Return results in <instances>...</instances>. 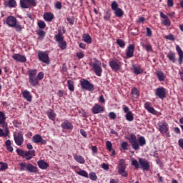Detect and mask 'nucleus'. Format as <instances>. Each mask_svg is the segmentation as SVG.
I'll return each mask as SVG.
<instances>
[{
	"label": "nucleus",
	"instance_id": "obj_1",
	"mask_svg": "<svg viewBox=\"0 0 183 183\" xmlns=\"http://www.w3.org/2000/svg\"><path fill=\"white\" fill-rule=\"evenodd\" d=\"M126 139L129 141V142L132 145V148L134 149V151H139V147H144L147 145V140L144 136H140L137 138V135L134 133L130 134L129 137H126Z\"/></svg>",
	"mask_w": 183,
	"mask_h": 183
},
{
	"label": "nucleus",
	"instance_id": "obj_2",
	"mask_svg": "<svg viewBox=\"0 0 183 183\" xmlns=\"http://www.w3.org/2000/svg\"><path fill=\"white\" fill-rule=\"evenodd\" d=\"M27 74L29 76V82L31 86H36V85H39V81L36 77V75H38V70L35 69H29L27 71Z\"/></svg>",
	"mask_w": 183,
	"mask_h": 183
},
{
	"label": "nucleus",
	"instance_id": "obj_3",
	"mask_svg": "<svg viewBox=\"0 0 183 183\" xmlns=\"http://www.w3.org/2000/svg\"><path fill=\"white\" fill-rule=\"evenodd\" d=\"M79 85L81 89L83 90L89 91L90 92L95 91V86L92 83L89 82V80L86 79H80Z\"/></svg>",
	"mask_w": 183,
	"mask_h": 183
},
{
	"label": "nucleus",
	"instance_id": "obj_4",
	"mask_svg": "<svg viewBox=\"0 0 183 183\" xmlns=\"http://www.w3.org/2000/svg\"><path fill=\"white\" fill-rule=\"evenodd\" d=\"M16 152L19 157L26 158L27 161L32 159L35 157V150L24 151L21 149H16Z\"/></svg>",
	"mask_w": 183,
	"mask_h": 183
},
{
	"label": "nucleus",
	"instance_id": "obj_5",
	"mask_svg": "<svg viewBox=\"0 0 183 183\" xmlns=\"http://www.w3.org/2000/svg\"><path fill=\"white\" fill-rule=\"evenodd\" d=\"M20 171H28L33 174H36L38 172V167L34 166L31 163L26 164V162H21L19 164Z\"/></svg>",
	"mask_w": 183,
	"mask_h": 183
},
{
	"label": "nucleus",
	"instance_id": "obj_6",
	"mask_svg": "<svg viewBox=\"0 0 183 183\" xmlns=\"http://www.w3.org/2000/svg\"><path fill=\"white\" fill-rule=\"evenodd\" d=\"M125 169H127V163L125 162V159H120L118 164V173L119 175H122V177L127 178L128 177V172Z\"/></svg>",
	"mask_w": 183,
	"mask_h": 183
},
{
	"label": "nucleus",
	"instance_id": "obj_7",
	"mask_svg": "<svg viewBox=\"0 0 183 183\" xmlns=\"http://www.w3.org/2000/svg\"><path fill=\"white\" fill-rule=\"evenodd\" d=\"M111 8L114 11V14L117 18H122L124 16V11L119 8L118 2L114 1L112 2Z\"/></svg>",
	"mask_w": 183,
	"mask_h": 183
},
{
	"label": "nucleus",
	"instance_id": "obj_8",
	"mask_svg": "<svg viewBox=\"0 0 183 183\" xmlns=\"http://www.w3.org/2000/svg\"><path fill=\"white\" fill-rule=\"evenodd\" d=\"M61 30H59L58 34L54 36V39L56 42H58V45L61 49H66V41L64 40V36H62V33H61Z\"/></svg>",
	"mask_w": 183,
	"mask_h": 183
},
{
	"label": "nucleus",
	"instance_id": "obj_9",
	"mask_svg": "<svg viewBox=\"0 0 183 183\" xmlns=\"http://www.w3.org/2000/svg\"><path fill=\"white\" fill-rule=\"evenodd\" d=\"M37 56L40 62H43V64L49 65L51 60H49V54L48 53V51H39Z\"/></svg>",
	"mask_w": 183,
	"mask_h": 183
},
{
	"label": "nucleus",
	"instance_id": "obj_10",
	"mask_svg": "<svg viewBox=\"0 0 183 183\" xmlns=\"http://www.w3.org/2000/svg\"><path fill=\"white\" fill-rule=\"evenodd\" d=\"M109 65L111 69H112V71H115V72H118V71H121V69H122V63L121 61L110 59L109 61Z\"/></svg>",
	"mask_w": 183,
	"mask_h": 183
},
{
	"label": "nucleus",
	"instance_id": "obj_11",
	"mask_svg": "<svg viewBox=\"0 0 183 183\" xmlns=\"http://www.w3.org/2000/svg\"><path fill=\"white\" fill-rule=\"evenodd\" d=\"M36 5V0H20V6L23 9L31 8Z\"/></svg>",
	"mask_w": 183,
	"mask_h": 183
},
{
	"label": "nucleus",
	"instance_id": "obj_12",
	"mask_svg": "<svg viewBox=\"0 0 183 183\" xmlns=\"http://www.w3.org/2000/svg\"><path fill=\"white\" fill-rule=\"evenodd\" d=\"M94 74L97 76L102 75V67H101V61L96 60L94 63L92 64Z\"/></svg>",
	"mask_w": 183,
	"mask_h": 183
},
{
	"label": "nucleus",
	"instance_id": "obj_13",
	"mask_svg": "<svg viewBox=\"0 0 183 183\" xmlns=\"http://www.w3.org/2000/svg\"><path fill=\"white\" fill-rule=\"evenodd\" d=\"M13 137L16 145L21 147V145L24 144V134H22V132L14 133Z\"/></svg>",
	"mask_w": 183,
	"mask_h": 183
},
{
	"label": "nucleus",
	"instance_id": "obj_14",
	"mask_svg": "<svg viewBox=\"0 0 183 183\" xmlns=\"http://www.w3.org/2000/svg\"><path fill=\"white\" fill-rule=\"evenodd\" d=\"M124 113L125 114V119L127 121L129 122H132L134 121V113L129 110V107L127 105H123L122 106Z\"/></svg>",
	"mask_w": 183,
	"mask_h": 183
},
{
	"label": "nucleus",
	"instance_id": "obj_15",
	"mask_svg": "<svg viewBox=\"0 0 183 183\" xmlns=\"http://www.w3.org/2000/svg\"><path fill=\"white\" fill-rule=\"evenodd\" d=\"M154 94L159 99H165L167 98V89L164 86L158 87L156 89Z\"/></svg>",
	"mask_w": 183,
	"mask_h": 183
},
{
	"label": "nucleus",
	"instance_id": "obj_16",
	"mask_svg": "<svg viewBox=\"0 0 183 183\" xmlns=\"http://www.w3.org/2000/svg\"><path fill=\"white\" fill-rule=\"evenodd\" d=\"M139 164L140 165V168H142L143 171H149V168H151V164H149V162H148L147 159L139 158Z\"/></svg>",
	"mask_w": 183,
	"mask_h": 183
},
{
	"label": "nucleus",
	"instance_id": "obj_17",
	"mask_svg": "<svg viewBox=\"0 0 183 183\" xmlns=\"http://www.w3.org/2000/svg\"><path fill=\"white\" fill-rule=\"evenodd\" d=\"M159 131L161 134H165L169 131V127L165 122H159L158 124Z\"/></svg>",
	"mask_w": 183,
	"mask_h": 183
},
{
	"label": "nucleus",
	"instance_id": "obj_18",
	"mask_svg": "<svg viewBox=\"0 0 183 183\" xmlns=\"http://www.w3.org/2000/svg\"><path fill=\"white\" fill-rule=\"evenodd\" d=\"M11 58L16 62H20L21 64L26 62V56L21 54H14Z\"/></svg>",
	"mask_w": 183,
	"mask_h": 183
},
{
	"label": "nucleus",
	"instance_id": "obj_19",
	"mask_svg": "<svg viewBox=\"0 0 183 183\" xmlns=\"http://www.w3.org/2000/svg\"><path fill=\"white\" fill-rule=\"evenodd\" d=\"M105 111V107L101 106L99 104H95L92 108V114H102Z\"/></svg>",
	"mask_w": 183,
	"mask_h": 183
},
{
	"label": "nucleus",
	"instance_id": "obj_20",
	"mask_svg": "<svg viewBox=\"0 0 183 183\" xmlns=\"http://www.w3.org/2000/svg\"><path fill=\"white\" fill-rule=\"evenodd\" d=\"M32 142L34 144H41V145H46V140L42 138L40 134H35L32 137Z\"/></svg>",
	"mask_w": 183,
	"mask_h": 183
},
{
	"label": "nucleus",
	"instance_id": "obj_21",
	"mask_svg": "<svg viewBox=\"0 0 183 183\" xmlns=\"http://www.w3.org/2000/svg\"><path fill=\"white\" fill-rule=\"evenodd\" d=\"M135 52V44H132L128 46L126 51V58H132Z\"/></svg>",
	"mask_w": 183,
	"mask_h": 183
},
{
	"label": "nucleus",
	"instance_id": "obj_22",
	"mask_svg": "<svg viewBox=\"0 0 183 183\" xmlns=\"http://www.w3.org/2000/svg\"><path fill=\"white\" fill-rule=\"evenodd\" d=\"M16 22H18V21L14 16H9L6 19V24L10 28H14L15 26Z\"/></svg>",
	"mask_w": 183,
	"mask_h": 183
},
{
	"label": "nucleus",
	"instance_id": "obj_23",
	"mask_svg": "<svg viewBox=\"0 0 183 183\" xmlns=\"http://www.w3.org/2000/svg\"><path fill=\"white\" fill-rule=\"evenodd\" d=\"M61 127L62 129H66L67 131H72V129H74V124H72V122L68 120L62 122Z\"/></svg>",
	"mask_w": 183,
	"mask_h": 183
},
{
	"label": "nucleus",
	"instance_id": "obj_24",
	"mask_svg": "<svg viewBox=\"0 0 183 183\" xmlns=\"http://www.w3.org/2000/svg\"><path fill=\"white\" fill-rule=\"evenodd\" d=\"M176 51L179 55L178 61L180 65H182L183 62V51L182 49H181V46L179 45L176 46Z\"/></svg>",
	"mask_w": 183,
	"mask_h": 183
},
{
	"label": "nucleus",
	"instance_id": "obj_25",
	"mask_svg": "<svg viewBox=\"0 0 183 183\" xmlns=\"http://www.w3.org/2000/svg\"><path fill=\"white\" fill-rule=\"evenodd\" d=\"M0 127H3V129L0 128V137H4V138H6V137H8V135H9V129H8V125H1Z\"/></svg>",
	"mask_w": 183,
	"mask_h": 183
},
{
	"label": "nucleus",
	"instance_id": "obj_26",
	"mask_svg": "<svg viewBox=\"0 0 183 183\" xmlns=\"http://www.w3.org/2000/svg\"><path fill=\"white\" fill-rule=\"evenodd\" d=\"M22 97L26 101H28V102H32V94H31L29 91L24 90L22 92Z\"/></svg>",
	"mask_w": 183,
	"mask_h": 183
},
{
	"label": "nucleus",
	"instance_id": "obj_27",
	"mask_svg": "<svg viewBox=\"0 0 183 183\" xmlns=\"http://www.w3.org/2000/svg\"><path fill=\"white\" fill-rule=\"evenodd\" d=\"M144 108L150 114H153V115H157V110H155L154 107H151V103L149 102H147L144 104Z\"/></svg>",
	"mask_w": 183,
	"mask_h": 183
},
{
	"label": "nucleus",
	"instance_id": "obj_28",
	"mask_svg": "<svg viewBox=\"0 0 183 183\" xmlns=\"http://www.w3.org/2000/svg\"><path fill=\"white\" fill-rule=\"evenodd\" d=\"M47 117L51 121H55V118H56V113L54 111V109H49L47 112Z\"/></svg>",
	"mask_w": 183,
	"mask_h": 183
},
{
	"label": "nucleus",
	"instance_id": "obj_29",
	"mask_svg": "<svg viewBox=\"0 0 183 183\" xmlns=\"http://www.w3.org/2000/svg\"><path fill=\"white\" fill-rule=\"evenodd\" d=\"M76 174H77L78 175H80V177H84V178H88L89 175H88V172H86V171L81 169V168H78L74 169Z\"/></svg>",
	"mask_w": 183,
	"mask_h": 183
},
{
	"label": "nucleus",
	"instance_id": "obj_30",
	"mask_svg": "<svg viewBox=\"0 0 183 183\" xmlns=\"http://www.w3.org/2000/svg\"><path fill=\"white\" fill-rule=\"evenodd\" d=\"M43 18L46 22H52V19H54V14L51 12H45Z\"/></svg>",
	"mask_w": 183,
	"mask_h": 183
},
{
	"label": "nucleus",
	"instance_id": "obj_31",
	"mask_svg": "<svg viewBox=\"0 0 183 183\" xmlns=\"http://www.w3.org/2000/svg\"><path fill=\"white\" fill-rule=\"evenodd\" d=\"M156 76H157V79L160 82H164V81H165V78H167V76H165V74H164V71L160 70L156 71Z\"/></svg>",
	"mask_w": 183,
	"mask_h": 183
},
{
	"label": "nucleus",
	"instance_id": "obj_32",
	"mask_svg": "<svg viewBox=\"0 0 183 183\" xmlns=\"http://www.w3.org/2000/svg\"><path fill=\"white\" fill-rule=\"evenodd\" d=\"M37 165L40 169H46L49 167V164L44 160H39L37 162Z\"/></svg>",
	"mask_w": 183,
	"mask_h": 183
},
{
	"label": "nucleus",
	"instance_id": "obj_33",
	"mask_svg": "<svg viewBox=\"0 0 183 183\" xmlns=\"http://www.w3.org/2000/svg\"><path fill=\"white\" fill-rule=\"evenodd\" d=\"M4 6L9 8H15L16 6V1L15 0H9L4 2Z\"/></svg>",
	"mask_w": 183,
	"mask_h": 183
},
{
	"label": "nucleus",
	"instance_id": "obj_34",
	"mask_svg": "<svg viewBox=\"0 0 183 183\" xmlns=\"http://www.w3.org/2000/svg\"><path fill=\"white\" fill-rule=\"evenodd\" d=\"M133 71L135 75H140V74H142L144 72V70L142 68H141V66H136L135 64L132 65Z\"/></svg>",
	"mask_w": 183,
	"mask_h": 183
},
{
	"label": "nucleus",
	"instance_id": "obj_35",
	"mask_svg": "<svg viewBox=\"0 0 183 183\" xmlns=\"http://www.w3.org/2000/svg\"><path fill=\"white\" fill-rule=\"evenodd\" d=\"M167 57L172 62L173 64H175L177 62V56L175 53L174 51H169L167 54Z\"/></svg>",
	"mask_w": 183,
	"mask_h": 183
},
{
	"label": "nucleus",
	"instance_id": "obj_36",
	"mask_svg": "<svg viewBox=\"0 0 183 183\" xmlns=\"http://www.w3.org/2000/svg\"><path fill=\"white\" fill-rule=\"evenodd\" d=\"M73 157L74 159H75V161L79 164H85V159L84 158V157L76 154H73Z\"/></svg>",
	"mask_w": 183,
	"mask_h": 183
},
{
	"label": "nucleus",
	"instance_id": "obj_37",
	"mask_svg": "<svg viewBox=\"0 0 183 183\" xmlns=\"http://www.w3.org/2000/svg\"><path fill=\"white\" fill-rule=\"evenodd\" d=\"M5 121H6V115L4 112H0V126L8 125V123L5 122Z\"/></svg>",
	"mask_w": 183,
	"mask_h": 183
},
{
	"label": "nucleus",
	"instance_id": "obj_38",
	"mask_svg": "<svg viewBox=\"0 0 183 183\" xmlns=\"http://www.w3.org/2000/svg\"><path fill=\"white\" fill-rule=\"evenodd\" d=\"M5 145L9 152H14V147H12V142L11 141V139H7L5 142Z\"/></svg>",
	"mask_w": 183,
	"mask_h": 183
},
{
	"label": "nucleus",
	"instance_id": "obj_39",
	"mask_svg": "<svg viewBox=\"0 0 183 183\" xmlns=\"http://www.w3.org/2000/svg\"><path fill=\"white\" fill-rule=\"evenodd\" d=\"M83 41L86 42V44H92V37L89 34H84L82 36Z\"/></svg>",
	"mask_w": 183,
	"mask_h": 183
},
{
	"label": "nucleus",
	"instance_id": "obj_40",
	"mask_svg": "<svg viewBox=\"0 0 183 183\" xmlns=\"http://www.w3.org/2000/svg\"><path fill=\"white\" fill-rule=\"evenodd\" d=\"M67 87L71 92H74L75 91V84L74 81L71 79L67 80Z\"/></svg>",
	"mask_w": 183,
	"mask_h": 183
},
{
	"label": "nucleus",
	"instance_id": "obj_41",
	"mask_svg": "<svg viewBox=\"0 0 183 183\" xmlns=\"http://www.w3.org/2000/svg\"><path fill=\"white\" fill-rule=\"evenodd\" d=\"M117 45H119V46L122 49H124L125 48V41H124L123 39H117Z\"/></svg>",
	"mask_w": 183,
	"mask_h": 183
},
{
	"label": "nucleus",
	"instance_id": "obj_42",
	"mask_svg": "<svg viewBox=\"0 0 183 183\" xmlns=\"http://www.w3.org/2000/svg\"><path fill=\"white\" fill-rule=\"evenodd\" d=\"M37 25L40 29H45L46 28V24L42 20H39Z\"/></svg>",
	"mask_w": 183,
	"mask_h": 183
},
{
	"label": "nucleus",
	"instance_id": "obj_43",
	"mask_svg": "<svg viewBox=\"0 0 183 183\" xmlns=\"http://www.w3.org/2000/svg\"><path fill=\"white\" fill-rule=\"evenodd\" d=\"M14 28H15L16 32H21L22 29H24V26H22L21 24L18 23V21H16V25L14 26Z\"/></svg>",
	"mask_w": 183,
	"mask_h": 183
},
{
	"label": "nucleus",
	"instance_id": "obj_44",
	"mask_svg": "<svg viewBox=\"0 0 183 183\" xmlns=\"http://www.w3.org/2000/svg\"><path fill=\"white\" fill-rule=\"evenodd\" d=\"M162 25H164V26H171V20H169V18L167 17V19L162 20Z\"/></svg>",
	"mask_w": 183,
	"mask_h": 183
},
{
	"label": "nucleus",
	"instance_id": "obj_45",
	"mask_svg": "<svg viewBox=\"0 0 183 183\" xmlns=\"http://www.w3.org/2000/svg\"><path fill=\"white\" fill-rule=\"evenodd\" d=\"M104 21H111V13L109 10L106 11L105 14L104 16Z\"/></svg>",
	"mask_w": 183,
	"mask_h": 183
},
{
	"label": "nucleus",
	"instance_id": "obj_46",
	"mask_svg": "<svg viewBox=\"0 0 183 183\" xmlns=\"http://www.w3.org/2000/svg\"><path fill=\"white\" fill-rule=\"evenodd\" d=\"M89 179L92 181H97L98 179V177L97 176V174L94 172H92L89 174Z\"/></svg>",
	"mask_w": 183,
	"mask_h": 183
},
{
	"label": "nucleus",
	"instance_id": "obj_47",
	"mask_svg": "<svg viewBox=\"0 0 183 183\" xmlns=\"http://www.w3.org/2000/svg\"><path fill=\"white\" fill-rule=\"evenodd\" d=\"M143 48H145L147 52H152V46L151 44H142Z\"/></svg>",
	"mask_w": 183,
	"mask_h": 183
},
{
	"label": "nucleus",
	"instance_id": "obj_48",
	"mask_svg": "<svg viewBox=\"0 0 183 183\" xmlns=\"http://www.w3.org/2000/svg\"><path fill=\"white\" fill-rule=\"evenodd\" d=\"M46 32L44 30H39L37 31V35H39V39H44L45 38Z\"/></svg>",
	"mask_w": 183,
	"mask_h": 183
},
{
	"label": "nucleus",
	"instance_id": "obj_49",
	"mask_svg": "<svg viewBox=\"0 0 183 183\" xmlns=\"http://www.w3.org/2000/svg\"><path fill=\"white\" fill-rule=\"evenodd\" d=\"M0 171H6V169H8V164L5 163V162H0Z\"/></svg>",
	"mask_w": 183,
	"mask_h": 183
},
{
	"label": "nucleus",
	"instance_id": "obj_50",
	"mask_svg": "<svg viewBox=\"0 0 183 183\" xmlns=\"http://www.w3.org/2000/svg\"><path fill=\"white\" fill-rule=\"evenodd\" d=\"M132 165L136 168V169H138L139 168V162L137 159H134L132 161Z\"/></svg>",
	"mask_w": 183,
	"mask_h": 183
},
{
	"label": "nucleus",
	"instance_id": "obj_51",
	"mask_svg": "<svg viewBox=\"0 0 183 183\" xmlns=\"http://www.w3.org/2000/svg\"><path fill=\"white\" fill-rule=\"evenodd\" d=\"M44 76H45V74H44V72L40 71L39 72L38 74H36V77H37V81H42V79H44Z\"/></svg>",
	"mask_w": 183,
	"mask_h": 183
},
{
	"label": "nucleus",
	"instance_id": "obj_52",
	"mask_svg": "<svg viewBox=\"0 0 183 183\" xmlns=\"http://www.w3.org/2000/svg\"><path fill=\"white\" fill-rule=\"evenodd\" d=\"M66 20L68 21L69 25H74V24H75V17L74 16L67 17Z\"/></svg>",
	"mask_w": 183,
	"mask_h": 183
},
{
	"label": "nucleus",
	"instance_id": "obj_53",
	"mask_svg": "<svg viewBox=\"0 0 183 183\" xmlns=\"http://www.w3.org/2000/svg\"><path fill=\"white\" fill-rule=\"evenodd\" d=\"M106 147H107V149H108V151H109V152H111V151H112V143L111 142L107 141Z\"/></svg>",
	"mask_w": 183,
	"mask_h": 183
},
{
	"label": "nucleus",
	"instance_id": "obj_54",
	"mask_svg": "<svg viewBox=\"0 0 183 183\" xmlns=\"http://www.w3.org/2000/svg\"><path fill=\"white\" fill-rule=\"evenodd\" d=\"M146 31V36H149V38H151V36H152V30H151V28L147 27Z\"/></svg>",
	"mask_w": 183,
	"mask_h": 183
},
{
	"label": "nucleus",
	"instance_id": "obj_55",
	"mask_svg": "<svg viewBox=\"0 0 183 183\" xmlns=\"http://www.w3.org/2000/svg\"><path fill=\"white\" fill-rule=\"evenodd\" d=\"M132 95H136L137 97H139V91L137 87H134L132 90Z\"/></svg>",
	"mask_w": 183,
	"mask_h": 183
},
{
	"label": "nucleus",
	"instance_id": "obj_56",
	"mask_svg": "<svg viewBox=\"0 0 183 183\" xmlns=\"http://www.w3.org/2000/svg\"><path fill=\"white\" fill-rule=\"evenodd\" d=\"M76 56L78 58V59H82V58H84L85 54L82 51H79L76 54Z\"/></svg>",
	"mask_w": 183,
	"mask_h": 183
},
{
	"label": "nucleus",
	"instance_id": "obj_57",
	"mask_svg": "<svg viewBox=\"0 0 183 183\" xmlns=\"http://www.w3.org/2000/svg\"><path fill=\"white\" fill-rule=\"evenodd\" d=\"M121 147L122 148V149H124V151H128V142H123L121 144Z\"/></svg>",
	"mask_w": 183,
	"mask_h": 183
},
{
	"label": "nucleus",
	"instance_id": "obj_58",
	"mask_svg": "<svg viewBox=\"0 0 183 183\" xmlns=\"http://www.w3.org/2000/svg\"><path fill=\"white\" fill-rule=\"evenodd\" d=\"M109 117L110 119H117V114L114 112H111L109 114Z\"/></svg>",
	"mask_w": 183,
	"mask_h": 183
},
{
	"label": "nucleus",
	"instance_id": "obj_59",
	"mask_svg": "<svg viewBox=\"0 0 183 183\" xmlns=\"http://www.w3.org/2000/svg\"><path fill=\"white\" fill-rule=\"evenodd\" d=\"M55 8L56 9H62V3L60 1H57L55 4Z\"/></svg>",
	"mask_w": 183,
	"mask_h": 183
},
{
	"label": "nucleus",
	"instance_id": "obj_60",
	"mask_svg": "<svg viewBox=\"0 0 183 183\" xmlns=\"http://www.w3.org/2000/svg\"><path fill=\"white\" fill-rule=\"evenodd\" d=\"M166 39H169V41H175V38L174 37V35L169 34L165 36Z\"/></svg>",
	"mask_w": 183,
	"mask_h": 183
},
{
	"label": "nucleus",
	"instance_id": "obj_61",
	"mask_svg": "<svg viewBox=\"0 0 183 183\" xmlns=\"http://www.w3.org/2000/svg\"><path fill=\"white\" fill-rule=\"evenodd\" d=\"M167 6L172 8V6H174V0H167Z\"/></svg>",
	"mask_w": 183,
	"mask_h": 183
},
{
	"label": "nucleus",
	"instance_id": "obj_62",
	"mask_svg": "<svg viewBox=\"0 0 183 183\" xmlns=\"http://www.w3.org/2000/svg\"><path fill=\"white\" fill-rule=\"evenodd\" d=\"M80 134L81 135H82V137H84V138H86L87 134H86V132L84 129H80Z\"/></svg>",
	"mask_w": 183,
	"mask_h": 183
},
{
	"label": "nucleus",
	"instance_id": "obj_63",
	"mask_svg": "<svg viewBox=\"0 0 183 183\" xmlns=\"http://www.w3.org/2000/svg\"><path fill=\"white\" fill-rule=\"evenodd\" d=\"M92 151L93 154H98V147H97V146H92Z\"/></svg>",
	"mask_w": 183,
	"mask_h": 183
},
{
	"label": "nucleus",
	"instance_id": "obj_64",
	"mask_svg": "<svg viewBox=\"0 0 183 183\" xmlns=\"http://www.w3.org/2000/svg\"><path fill=\"white\" fill-rule=\"evenodd\" d=\"M178 145L183 149V139H179L178 140Z\"/></svg>",
	"mask_w": 183,
	"mask_h": 183
}]
</instances>
